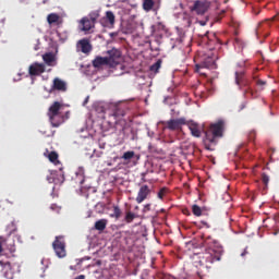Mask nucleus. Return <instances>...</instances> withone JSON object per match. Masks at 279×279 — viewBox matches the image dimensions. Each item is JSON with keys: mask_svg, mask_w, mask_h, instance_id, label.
Instances as JSON below:
<instances>
[{"mask_svg": "<svg viewBox=\"0 0 279 279\" xmlns=\"http://www.w3.org/2000/svg\"><path fill=\"white\" fill-rule=\"evenodd\" d=\"M49 122L51 123L52 128H60L62 123H64V114L58 113L54 116H48Z\"/></svg>", "mask_w": 279, "mask_h": 279, "instance_id": "17", "label": "nucleus"}, {"mask_svg": "<svg viewBox=\"0 0 279 279\" xmlns=\"http://www.w3.org/2000/svg\"><path fill=\"white\" fill-rule=\"evenodd\" d=\"M50 209H51V210H56L57 213H60V206H58V205H56V204H52V205L50 206Z\"/></svg>", "mask_w": 279, "mask_h": 279, "instance_id": "41", "label": "nucleus"}, {"mask_svg": "<svg viewBox=\"0 0 279 279\" xmlns=\"http://www.w3.org/2000/svg\"><path fill=\"white\" fill-rule=\"evenodd\" d=\"M208 8H210V2L203 1V0H196L191 8L192 12H196V14H206L208 12Z\"/></svg>", "mask_w": 279, "mask_h": 279, "instance_id": "7", "label": "nucleus"}, {"mask_svg": "<svg viewBox=\"0 0 279 279\" xmlns=\"http://www.w3.org/2000/svg\"><path fill=\"white\" fill-rule=\"evenodd\" d=\"M148 151L149 154H160V149L153 144L148 145Z\"/></svg>", "mask_w": 279, "mask_h": 279, "instance_id": "33", "label": "nucleus"}, {"mask_svg": "<svg viewBox=\"0 0 279 279\" xmlns=\"http://www.w3.org/2000/svg\"><path fill=\"white\" fill-rule=\"evenodd\" d=\"M48 160L54 163L58 162V153L51 151L50 154H48Z\"/></svg>", "mask_w": 279, "mask_h": 279, "instance_id": "32", "label": "nucleus"}, {"mask_svg": "<svg viewBox=\"0 0 279 279\" xmlns=\"http://www.w3.org/2000/svg\"><path fill=\"white\" fill-rule=\"evenodd\" d=\"M76 178L80 184H84V169L80 168L76 172Z\"/></svg>", "mask_w": 279, "mask_h": 279, "instance_id": "29", "label": "nucleus"}, {"mask_svg": "<svg viewBox=\"0 0 279 279\" xmlns=\"http://www.w3.org/2000/svg\"><path fill=\"white\" fill-rule=\"evenodd\" d=\"M160 66H162V60H157L156 63L150 65V71L153 73H158V71H160Z\"/></svg>", "mask_w": 279, "mask_h": 279, "instance_id": "25", "label": "nucleus"}, {"mask_svg": "<svg viewBox=\"0 0 279 279\" xmlns=\"http://www.w3.org/2000/svg\"><path fill=\"white\" fill-rule=\"evenodd\" d=\"M192 211L195 217H202V207H199L198 205H193Z\"/></svg>", "mask_w": 279, "mask_h": 279, "instance_id": "30", "label": "nucleus"}, {"mask_svg": "<svg viewBox=\"0 0 279 279\" xmlns=\"http://www.w3.org/2000/svg\"><path fill=\"white\" fill-rule=\"evenodd\" d=\"M208 60H209L208 63L206 62L204 63V66H206L207 69L213 66V64H215V61L213 59H208Z\"/></svg>", "mask_w": 279, "mask_h": 279, "instance_id": "40", "label": "nucleus"}, {"mask_svg": "<svg viewBox=\"0 0 279 279\" xmlns=\"http://www.w3.org/2000/svg\"><path fill=\"white\" fill-rule=\"evenodd\" d=\"M223 130H226V121L218 120L216 123L209 125L205 131V145H217V140L223 136Z\"/></svg>", "mask_w": 279, "mask_h": 279, "instance_id": "1", "label": "nucleus"}, {"mask_svg": "<svg viewBox=\"0 0 279 279\" xmlns=\"http://www.w3.org/2000/svg\"><path fill=\"white\" fill-rule=\"evenodd\" d=\"M203 38H205V40H206V38L208 39V32H206V33L203 35Z\"/></svg>", "mask_w": 279, "mask_h": 279, "instance_id": "47", "label": "nucleus"}, {"mask_svg": "<svg viewBox=\"0 0 279 279\" xmlns=\"http://www.w3.org/2000/svg\"><path fill=\"white\" fill-rule=\"evenodd\" d=\"M104 66H110V62L108 57H96L93 60V68L94 69H104Z\"/></svg>", "mask_w": 279, "mask_h": 279, "instance_id": "15", "label": "nucleus"}, {"mask_svg": "<svg viewBox=\"0 0 279 279\" xmlns=\"http://www.w3.org/2000/svg\"><path fill=\"white\" fill-rule=\"evenodd\" d=\"M108 226L107 219H100L95 222V230H98L99 232H104L106 230V227Z\"/></svg>", "mask_w": 279, "mask_h": 279, "instance_id": "21", "label": "nucleus"}, {"mask_svg": "<svg viewBox=\"0 0 279 279\" xmlns=\"http://www.w3.org/2000/svg\"><path fill=\"white\" fill-rule=\"evenodd\" d=\"M256 86H258L260 90H265V86H267V82H265L263 80H257Z\"/></svg>", "mask_w": 279, "mask_h": 279, "instance_id": "35", "label": "nucleus"}, {"mask_svg": "<svg viewBox=\"0 0 279 279\" xmlns=\"http://www.w3.org/2000/svg\"><path fill=\"white\" fill-rule=\"evenodd\" d=\"M52 250L58 258H66V242L64 236L57 235L52 242Z\"/></svg>", "mask_w": 279, "mask_h": 279, "instance_id": "4", "label": "nucleus"}, {"mask_svg": "<svg viewBox=\"0 0 279 279\" xmlns=\"http://www.w3.org/2000/svg\"><path fill=\"white\" fill-rule=\"evenodd\" d=\"M262 181H263V183L265 184V186H267L268 184H269V175H267V174H263L262 175Z\"/></svg>", "mask_w": 279, "mask_h": 279, "instance_id": "37", "label": "nucleus"}, {"mask_svg": "<svg viewBox=\"0 0 279 279\" xmlns=\"http://www.w3.org/2000/svg\"><path fill=\"white\" fill-rule=\"evenodd\" d=\"M3 243H5V238L0 236V254L3 252Z\"/></svg>", "mask_w": 279, "mask_h": 279, "instance_id": "39", "label": "nucleus"}, {"mask_svg": "<svg viewBox=\"0 0 279 279\" xmlns=\"http://www.w3.org/2000/svg\"><path fill=\"white\" fill-rule=\"evenodd\" d=\"M47 22L49 25H62V17L58 13H50L47 16Z\"/></svg>", "mask_w": 279, "mask_h": 279, "instance_id": "19", "label": "nucleus"}, {"mask_svg": "<svg viewBox=\"0 0 279 279\" xmlns=\"http://www.w3.org/2000/svg\"><path fill=\"white\" fill-rule=\"evenodd\" d=\"M221 256H223V248H209L205 251L202 263L213 265V263L221 260Z\"/></svg>", "mask_w": 279, "mask_h": 279, "instance_id": "3", "label": "nucleus"}, {"mask_svg": "<svg viewBox=\"0 0 279 279\" xmlns=\"http://www.w3.org/2000/svg\"><path fill=\"white\" fill-rule=\"evenodd\" d=\"M116 19L117 17L114 16V13L112 11H107L105 13V16L100 20V23L102 27L112 28L114 27Z\"/></svg>", "mask_w": 279, "mask_h": 279, "instance_id": "10", "label": "nucleus"}, {"mask_svg": "<svg viewBox=\"0 0 279 279\" xmlns=\"http://www.w3.org/2000/svg\"><path fill=\"white\" fill-rule=\"evenodd\" d=\"M28 73L32 76L40 75L41 73H45V64L35 62L28 68Z\"/></svg>", "mask_w": 279, "mask_h": 279, "instance_id": "13", "label": "nucleus"}, {"mask_svg": "<svg viewBox=\"0 0 279 279\" xmlns=\"http://www.w3.org/2000/svg\"><path fill=\"white\" fill-rule=\"evenodd\" d=\"M235 84L240 89L246 88L244 89V94L251 95L252 99H256L258 97L257 93L250 87V81L245 78L244 72H235Z\"/></svg>", "mask_w": 279, "mask_h": 279, "instance_id": "2", "label": "nucleus"}, {"mask_svg": "<svg viewBox=\"0 0 279 279\" xmlns=\"http://www.w3.org/2000/svg\"><path fill=\"white\" fill-rule=\"evenodd\" d=\"M199 69H202V65L196 64V71H199Z\"/></svg>", "mask_w": 279, "mask_h": 279, "instance_id": "48", "label": "nucleus"}, {"mask_svg": "<svg viewBox=\"0 0 279 279\" xmlns=\"http://www.w3.org/2000/svg\"><path fill=\"white\" fill-rule=\"evenodd\" d=\"M48 182H51V178L50 179L48 178Z\"/></svg>", "mask_w": 279, "mask_h": 279, "instance_id": "50", "label": "nucleus"}, {"mask_svg": "<svg viewBox=\"0 0 279 279\" xmlns=\"http://www.w3.org/2000/svg\"><path fill=\"white\" fill-rule=\"evenodd\" d=\"M203 247H206V250H223V247L219 244V242L213 236H202V242H201Z\"/></svg>", "mask_w": 279, "mask_h": 279, "instance_id": "6", "label": "nucleus"}, {"mask_svg": "<svg viewBox=\"0 0 279 279\" xmlns=\"http://www.w3.org/2000/svg\"><path fill=\"white\" fill-rule=\"evenodd\" d=\"M62 108V104H60L59 101H54L48 109L47 116L51 117L54 114H62V112H60V109Z\"/></svg>", "mask_w": 279, "mask_h": 279, "instance_id": "18", "label": "nucleus"}, {"mask_svg": "<svg viewBox=\"0 0 279 279\" xmlns=\"http://www.w3.org/2000/svg\"><path fill=\"white\" fill-rule=\"evenodd\" d=\"M61 178H62V180H64V177H63V174L61 175Z\"/></svg>", "mask_w": 279, "mask_h": 279, "instance_id": "51", "label": "nucleus"}, {"mask_svg": "<svg viewBox=\"0 0 279 279\" xmlns=\"http://www.w3.org/2000/svg\"><path fill=\"white\" fill-rule=\"evenodd\" d=\"M149 210H151V204H146V205L144 206L143 211H144V213H149Z\"/></svg>", "mask_w": 279, "mask_h": 279, "instance_id": "42", "label": "nucleus"}, {"mask_svg": "<svg viewBox=\"0 0 279 279\" xmlns=\"http://www.w3.org/2000/svg\"><path fill=\"white\" fill-rule=\"evenodd\" d=\"M187 128L192 136L195 138H199V136H202V126H199V124H197L195 121L187 122Z\"/></svg>", "mask_w": 279, "mask_h": 279, "instance_id": "14", "label": "nucleus"}, {"mask_svg": "<svg viewBox=\"0 0 279 279\" xmlns=\"http://www.w3.org/2000/svg\"><path fill=\"white\" fill-rule=\"evenodd\" d=\"M121 117H125V110L122 109L121 106H116L113 112L108 116L107 123L109 125H114V123H117L118 119Z\"/></svg>", "mask_w": 279, "mask_h": 279, "instance_id": "8", "label": "nucleus"}, {"mask_svg": "<svg viewBox=\"0 0 279 279\" xmlns=\"http://www.w3.org/2000/svg\"><path fill=\"white\" fill-rule=\"evenodd\" d=\"M166 129L170 130L171 132H175L178 130H182V125H186V119L185 118H178V119H171L167 121Z\"/></svg>", "mask_w": 279, "mask_h": 279, "instance_id": "5", "label": "nucleus"}, {"mask_svg": "<svg viewBox=\"0 0 279 279\" xmlns=\"http://www.w3.org/2000/svg\"><path fill=\"white\" fill-rule=\"evenodd\" d=\"M76 47L78 51H82V53H90V51H93V46L90 45V41L86 38L78 40Z\"/></svg>", "mask_w": 279, "mask_h": 279, "instance_id": "12", "label": "nucleus"}, {"mask_svg": "<svg viewBox=\"0 0 279 279\" xmlns=\"http://www.w3.org/2000/svg\"><path fill=\"white\" fill-rule=\"evenodd\" d=\"M81 24H82V31L83 32H90V29H93V27H95V23L93 21H90V19L88 17H83L81 20Z\"/></svg>", "mask_w": 279, "mask_h": 279, "instance_id": "20", "label": "nucleus"}, {"mask_svg": "<svg viewBox=\"0 0 279 279\" xmlns=\"http://www.w3.org/2000/svg\"><path fill=\"white\" fill-rule=\"evenodd\" d=\"M84 104H88V97L85 99Z\"/></svg>", "mask_w": 279, "mask_h": 279, "instance_id": "49", "label": "nucleus"}, {"mask_svg": "<svg viewBox=\"0 0 279 279\" xmlns=\"http://www.w3.org/2000/svg\"><path fill=\"white\" fill-rule=\"evenodd\" d=\"M255 138H256V131H251L248 133V140L250 141H255Z\"/></svg>", "mask_w": 279, "mask_h": 279, "instance_id": "38", "label": "nucleus"}, {"mask_svg": "<svg viewBox=\"0 0 279 279\" xmlns=\"http://www.w3.org/2000/svg\"><path fill=\"white\" fill-rule=\"evenodd\" d=\"M156 2L154 0H143V10H145V12H151Z\"/></svg>", "mask_w": 279, "mask_h": 279, "instance_id": "22", "label": "nucleus"}, {"mask_svg": "<svg viewBox=\"0 0 279 279\" xmlns=\"http://www.w3.org/2000/svg\"><path fill=\"white\" fill-rule=\"evenodd\" d=\"M43 60L48 64V66H51V63L56 61V57L53 53L48 52L43 56Z\"/></svg>", "mask_w": 279, "mask_h": 279, "instance_id": "23", "label": "nucleus"}, {"mask_svg": "<svg viewBox=\"0 0 279 279\" xmlns=\"http://www.w3.org/2000/svg\"><path fill=\"white\" fill-rule=\"evenodd\" d=\"M94 108L98 114H104V112H106V108L101 104L95 105Z\"/></svg>", "mask_w": 279, "mask_h": 279, "instance_id": "34", "label": "nucleus"}, {"mask_svg": "<svg viewBox=\"0 0 279 279\" xmlns=\"http://www.w3.org/2000/svg\"><path fill=\"white\" fill-rule=\"evenodd\" d=\"M167 193H169V189L167 187H161L157 194L159 199H163L165 196L167 195Z\"/></svg>", "mask_w": 279, "mask_h": 279, "instance_id": "31", "label": "nucleus"}, {"mask_svg": "<svg viewBox=\"0 0 279 279\" xmlns=\"http://www.w3.org/2000/svg\"><path fill=\"white\" fill-rule=\"evenodd\" d=\"M270 25V21L266 20L265 22L259 23L257 29H256V34L258 36V34H260L263 32V27H269Z\"/></svg>", "mask_w": 279, "mask_h": 279, "instance_id": "27", "label": "nucleus"}, {"mask_svg": "<svg viewBox=\"0 0 279 279\" xmlns=\"http://www.w3.org/2000/svg\"><path fill=\"white\" fill-rule=\"evenodd\" d=\"M52 90H59L60 93H66V82L62 81L61 78L56 77L53 80L50 93Z\"/></svg>", "mask_w": 279, "mask_h": 279, "instance_id": "16", "label": "nucleus"}, {"mask_svg": "<svg viewBox=\"0 0 279 279\" xmlns=\"http://www.w3.org/2000/svg\"><path fill=\"white\" fill-rule=\"evenodd\" d=\"M7 265L10 266V263L9 262L4 263L3 260H0V267H4Z\"/></svg>", "mask_w": 279, "mask_h": 279, "instance_id": "44", "label": "nucleus"}, {"mask_svg": "<svg viewBox=\"0 0 279 279\" xmlns=\"http://www.w3.org/2000/svg\"><path fill=\"white\" fill-rule=\"evenodd\" d=\"M135 217H136V214H134L132 211H126L125 217H124V221L126 223H132V221H134Z\"/></svg>", "mask_w": 279, "mask_h": 279, "instance_id": "26", "label": "nucleus"}, {"mask_svg": "<svg viewBox=\"0 0 279 279\" xmlns=\"http://www.w3.org/2000/svg\"><path fill=\"white\" fill-rule=\"evenodd\" d=\"M108 56L107 60H109V66L112 69L119 64V59L121 58V52L117 48H112L111 50L107 51Z\"/></svg>", "mask_w": 279, "mask_h": 279, "instance_id": "9", "label": "nucleus"}, {"mask_svg": "<svg viewBox=\"0 0 279 279\" xmlns=\"http://www.w3.org/2000/svg\"><path fill=\"white\" fill-rule=\"evenodd\" d=\"M74 279H86V277H85L84 275H80V276H77V277L74 278Z\"/></svg>", "mask_w": 279, "mask_h": 279, "instance_id": "46", "label": "nucleus"}, {"mask_svg": "<svg viewBox=\"0 0 279 279\" xmlns=\"http://www.w3.org/2000/svg\"><path fill=\"white\" fill-rule=\"evenodd\" d=\"M9 252H11V254H13V252H16V247H14V245H11L9 247Z\"/></svg>", "mask_w": 279, "mask_h": 279, "instance_id": "43", "label": "nucleus"}, {"mask_svg": "<svg viewBox=\"0 0 279 279\" xmlns=\"http://www.w3.org/2000/svg\"><path fill=\"white\" fill-rule=\"evenodd\" d=\"M110 217L112 219H121V208H119V206L114 205L113 206V214H110Z\"/></svg>", "mask_w": 279, "mask_h": 279, "instance_id": "24", "label": "nucleus"}, {"mask_svg": "<svg viewBox=\"0 0 279 279\" xmlns=\"http://www.w3.org/2000/svg\"><path fill=\"white\" fill-rule=\"evenodd\" d=\"M134 156H136V153H134L133 150L125 151L122 155V160H132V158H134Z\"/></svg>", "mask_w": 279, "mask_h": 279, "instance_id": "28", "label": "nucleus"}, {"mask_svg": "<svg viewBox=\"0 0 279 279\" xmlns=\"http://www.w3.org/2000/svg\"><path fill=\"white\" fill-rule=\"evenodd\" d=\"M97 19H99V13L98 12H93L89 14V21H92V23L95 24V21H97Z\"/></svg>", "mask_w": 279, "mask_h": 279, "instance_id": "36", "label": "nucleus"}, {"mask_svg": "<svg viewBox=\"0 0 279 279\" xmlns=\"http://www.w3.org/2000/svg\"><path fill=\"white\" fill-rule=\"evenodd\" d=\"M203 226H205V228H210V225H208V222L206 221H202Z\"/></svg>", "mask_w": 279, "mask_h": 279, "instance_id": "45", "label": "nucleus"}, {"mask_svg": "<svg viewBox=\"0 0 279 279\" xmlns=\"http://www.w3.org/2000/svg\"><path fill=\"white\" fill-rule=\"evenodd\" d=\"M151 190H149V185H142L136 196V203L143 204V201L149 197Z\"/></svg>", "mask_w": 279, "mask_h": 279, "instance_id": "11", "label": "nucleus"}]
</instances>
